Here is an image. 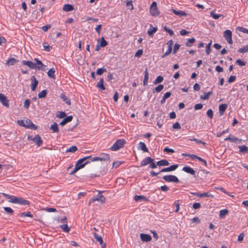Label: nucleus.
<instances>
[{
    "instance_id": "nucleus-7",
    "label": "nucleus",
    "mask_w": 248,
    "mask_h": 248,
    "mask_svg": "<svg viewBox=\"0 0 248 248\" xmlns=\"http://www.w3.org/2000/svg\"><path fill=\"white\" fill-rule=\"evenodd\" d=\"M150 13L153 16H157L159 14V12L157 6V3L153 1L150 7Z\"/></svg>"
},
{
    "instance_id": "nucleus-26",
    "label": "nucleus",
    "mask_w": 248,
    "mask_h": 248,
    "mask_svg": "<svg viewBox=\"0 0 248 248\" xmlns=\"http://www.w3.org/2000/svg\"><path fill=\"white\" fill-rule=\"evenodd\" d=\"M172 11L175 15L179 16L180 17L186 16L187 15V14L185 12L183 11H177L175 9H172Z\"/></svg>"
},
{
    "instance_id": "nucleus-25",
    "label": "nucleus",
    "mask_w": 248,
    "mask_h": 248,
    "mask_svg": "<svg viewBox=\"0 0 248 248\" xmlns=\"http://www.w3.org/2000/svg\"><path fill=\"white\" fill-rule=\"evenodd\" d=\"M26 124H27V126L26 128L33 130H36L37 129V126L36 125H35L33 123H32L30 120H26Z\"/></svg>"
},
{
    "instance_id": "nucleus-40",
    "label": "nucleus",
    "mask_w": 248,
    "mask_h": 248,
    "mask_svg": "<svg viewBox=\"0 0 248 248\" xmlns=\"http://www.w3.org/2000/svg\"><path fill=\"white\" fill-rule=\"evenodd\" d=\"M19 216L21 217H32L33 216L31 214V212L29 211L26 212H23L19 214Z\"/></svg>"
},
{
    "instance_id": "nucleus-43",
    "label": "nucleus",
    "mask_w": 248,
    "mask_h": 248,
    "mask_svg": "<svg viewBox=\"0 0 248 248\" xmlns=\"http://www.w3.org/2000/svg\"><path fill=\"white\" fill-rule=\"evenodd\" d=\"M47 93V91L46 90H42L40 93H38V98H43L46 97V94Z\"/></svg>"
},
{
    "instance_id": "nucleus-23",
    "label": "nucleus",
    "mask_w": 248,
    "mask_h": 248,
    "mask_svg": "<svg viewBox=\"0 0 248 248\" xmlns=\"http://www.w3.org/2000/svg\"><path fill=\"white\" fill-rule=\"evenodd\" d=\"M18 60L14 58H11L7 60L5 64L8 66L14 65L16 63L18 62Z\"/></svg>"
},
{
    "instance_id": "nucleus-16",
    "label": "nucleus",
    "mask_w": 248,
    "mask_h": 248,
    "mask_svg": "<svg viewBox=\"0 0 248 248\" xmlns=\"http://www.w3.org/2000/svg\"><path fill=\"white\" fill-rule=\"evenodd\" d=\"M140 238L141 240L144 242H148L152 240L151 236L146 233H141L140 234Z\"/></svg>"
},
{
    "instance_id": "nucleus-56",
    "label": "nucleus",
    "mask_w": 248,
    "mask_h": 248,
    "mask_svg": "<svg viewBox=\"0 0 248 248\" xmlns=\"http://www.w3.org/2000/svg\"><path fill=\"white\" fill-rule=\"evenodd\" d=\"M211 44H212V41H211L209 43H208L205 47L206 53L207 55H209L211 52V49L210 48V46H211Z\"/></svg>"
},
{
    "instance_id": "nucleus-24",
    "label": "nucleus",
    "mask_w": 248,
    "mask_h": 248,
    "mask_svg": "<svg viewBox=\"0 0 248 248\" xmlns=\"http://www.w3.org/2000/svg\"><path fill=\"white\" fill-rule=\"evenodd\" d=\"M134 200L137 202L148 201V199L146 197L142 195H136L134 197Z\"/></svg>"
},
{
    "instance_id": "nucleus-34",
    "label": "nucleus",
    "mask_w": 248,
    "mask_h": 248,
    "mask_svg": "<svg viewBox=\"0 0 248 248\" xmlns=\"http://www.w3.org/2000/svg\"><path fill=\"white\" fill-rule=\"evenodd\" d=\"M60 98L64 101L66 104L70 105V100L63 93H62L60 95Z\"/></svg>"
},
{
    "instance_id": "nucleus-49",
    "label": "nucleus",
    "mask_w": 248,
    "mask_h": 248,
    "mask_svg": "<svg viewBox=\"0 0 248 248\" xmlns=\"http://www.w3.org/2000/svg\"><path fill=\"white\" fill-rule=\"evenodd\" d=\"M183 155L185 156H189L191 159L193 160L195 159H197L198 160V158L199 157V156L193 154H183Z\"/></svg>"
},
{
    "instance_id": "nucleus-63",
    "label": "nucleus",
    "mask_w": 248,
    "mask_h": 248,
    "mask_svg": "<svg viewBox=\"0 0 248 248\" xmlns=\"http://www.w3.org/2000/svg\"><path fill=\"white\" fill-rule=\"evenodd\" d=\"M17 123L23 127H27V124H25L24 120H20L17 121Z\"/></svg>"
},
{
    "instance_id": "nucleus-46",
    "label": "nucleus",
    "mask_w": 248,
    "mask_h": 248,
    "mask_svg": "<svg viewBox=\"0 0 248 248\" xmlns=\"http://www.w3.org/2000/svg\"><path fill=\"white\" fill-rule=\"evenodd\" d=\"M56 116H57V117H59L60 118H64L66 117V114L64 111H58L57 113Z\"/></svg>"
},
{
    "instance_id": "nucleus-64",
    "label": "nucleus",
    "mask_w": 248,
    "mask_h": 248,
    "mask_svg": "<svg viewBox=\"0 0 248 248\" xmlns=\"http://www.w3.org/2000/svg\"><path fill=\"white\" fill-rule=\"evenodd\" d=\"M180 45L178 44H175L174 46V48L173 49V53L175 54L178 50L180 48Z\"/></svg>"
},
{
    "instance_id": "nucleus-50",
    "label": "nucleus",
    "mask_w": 248,
    "mask_h": 248,
    "mask_svg": "<svg viewBox=\"0 0 248 248\" xmlns=\"http://www.w3.org/2000/svg\"><path fill=\"white\" fill-rule=\"evenodd\" d=\"M238 52L239 53H244L248 51V45L244 46L242 48H240L238 49Z\"/></svg>"
},
{
    "instance_id": "nucleus-8",
    "label": "nucleus",
    "mask_w": 248,
    "mask_h": 248,
    "mask_svg": "<svg viewBox=\"0 0 248 248\" xmlns=\"http://www.w3.org/2000/svg\"><path fill=\"white\" fill-rule=\"evenodd\" d=\"M163 179L166 182L178 183L179 182L178 178L175 175H167L163 177Z\"/></svg>"
},
{
    "instance_id": "nucleus-15",
    "label": "nucleus",
    "mask_w": 248,
    "mask_h": 248,
    "mask_svg": "<svg viewBox=\"0 0 248 248\" xmlns=\"http://www.w3.org/2000/svg\"><path fill=\"white\" fill-rule=\"evenodd\" d=\"M178 167V164H174L170 166L169 167L163 168L161 170L159 171V172H170L175 170Z\"/></svg>"
},
{
    "instance_id": "nucleus-5",
    "label": "nucleus",
    "mask_w": 248,
    "mask_h": 248,
    "mask_svg": "<svg viewBox=\"0 0 248 248\" xmlns=\"http://www.w3.org/2000/svg\"><path fill=\"white\" fill-rule=\"evenodd\" d=\"M102 192L99 191L98 194L97 196H94L92 198L89 202V204L90 205L92 203H93L95 201H98L101 203H104L106 202V198L101 194Z\"/></svg>"
},
{
    "instance_id": "nucleus-36",
    "label": "nucleus",
    "mask_w": 248,
    "mask_h": 248,
    "mask_svg": "<svg viewBox=\"0 0 248 248\" xmlns=\"http://www.w3.org/2000/svg\"><path fill=\"white\" fill-rule=\"evenodd\" d=\"M99 43V46L103 47H105L108 45V43L107 41L103 37H102L100 39V40H98V44Z\"/></svg>"
},
{
    "instance_id": "nucleus-6",
    "label": "nucleus",
    "mask_w": 248,
    "mask_h": 248,
    "mask_svg": "<svg viewBox=\"0 0 248 248\" xmlns=\"http://www.w3.org/2000/svg\"><path fill=\"white\" fill-rule=\"evenodd\" d=\"M27 139L28 140L33 141L37 147L41 146L43 142L41 137L38 134L36 135L34 137L32 136L29 135Z\"/></svg>"
},
{
    "instance_id": "nucleus-44",
    "label": "nucleus",
    "mask_w": 248,
    "mask_h": 248,
    "mask_svg": "<svg viewBox=\"0 0 248 248\" xmlns=\"http://www.w3.org/2000/svg\"><path fill=\"white\" fill-rule=\"evenodd\" d=\"M3 209L9 215H12L14 213V210L9 207H4Z\"/></svg>"
},
{
    "instance_id": "nucleus-3",
    "label": "nucleus",
    "mask_w": 248,
    "mask_h": 248,
    "mask_svg": "<svg viewBox=\"0 0 248 248\" xmlns=\"http://www.w3.org/2000/svg\"><path fill=\"white\" fill-rule=\"evenodd\" d=\"M126 142V140L124 139L117 140L113 145L110 148V149L111 151H118L123 148Z\"/></svg>"
},
{
    "instance_id": "nucleus-59",
    "label": "nucleus",
    "mask_w": 248,
    "mask_h": 248,
    "mask_svg": "<svg viewBox=\"0 0 248 248\" xmlns=\"http://www.w3.org/2000/svg\"><path fill=\"white\" fill-rule=\"evenodd\" d=\"M235 63L238 65H240V66H243L246 65L247 62H246L242 61L240 59H238L236 61Z\"/></svg>"
},
{
    "instance_id": "nucleus-54",
    "label": "nucleus",
    "mask_w": 248,
    "mask_h": 248,
    "mask_svg": "<svg viewBox=\"0 0 248 248\" xmlns=\"http://www.w3.org/2000/svg\"><path fill=\"white\" fill-rule=\"evenodd\" d=\"M229 129L227 128L225 130H223L222 131L217 132V137L218 138L220 137L222 135H224V134L229 132Z\"/></svg>"
},
{
    "instance_id": "nucleus-30",
    "label": "nucleus",
    "mask_w": 248,
    "mask_h": 248,
    "mask_svg": "<svg viewBox=\"0 0 248 248\" xmlns=\"http://www.w3.org/2000/svg\"><path fill=\"white\" fill-rule=\"evenodd\" d=\"M34 61L36 62L35 64H36L37 66H39L40 68L37 69L38 70H45L43 69V67H45V65L42 63V61L38 59L37 58H35Z\"/></svg>"
},
{
    "instance_id": "nucleus-29",
    "label": "nucleus",
    "mask_w": 248,
    "mask_h": 248,
    "mask_svg": "<svg viewBox=\"0 0 248 248\" xmlns=\"http://www.w3.org/2000/svg\"><path fill=\"white\" fill-rule=\"evenodd\" d=\"M55 69L53 68H52L48 70V71L47 73V76L49 78H51L55 79L56 78V77L55 76Z\"/></svg>"
},
{
    "instance_id": "nucleus-53",
    "label": "nucleus",
    "mask_w": 248,
    "mask_h": 248,
    "mask_svg": "<svg viewBox=\"0 0 248 248\" xmlns=\"http://www.w3.org/2000/svg\"><path fill=\"white\" fill-rule=\"evenodd\" d=\"M107 70L106 68L102 67L101 68L97 69L96 71V74L97 75H101L104 72H106Z\"/></svg>"
},
{
    "instance_id": "nucleus-11",
    "label": "nucleus",
    "mask_w": 248,
    "mask_h": 248,
    "mask_svg": "<svg viewBox=\"0 0 248 248\" xmlns=\"http://www.w3.org/2000/svg\"><path fill=\"white\" fill-rule=\"evenodd\" d=\"M0 102L4 106L7 108L9 107V100L4 94L1 93H0Z\"/></svg>"
},
{
    "instance_id": "nucleus-37",
    "label": "nucleus",
    "mask_w": 248,
    "mask_h": 248,
    "mask_svg": "<svg viewBox=\"0 0 248 248\" xmlns=\"http://www.w3.org/2000/svg\"><path fill=\"white\" fill-rule=\"evenodd\" d=\"M212 92H208L207 93H204L203 95H201L200 96L201 99L203 100H208L210 97V96L212 94Z\"/></svg>"
},
{
    "instance_id": "nucleus-4",
    "label": "nucleus",
    "mask_w": 248,
    "mask_h": 248,
    "mask_svg": "<svg viewBox=\"0 0 248 248\" xmlns=\"http://www.w3.org/2000/svg\"><path fill=\"white\" fill-rule=\"evenodd\" d=\"M91 155L84 157L79 159L76 163V166L79 167L80 169L83 168L87 164L91 162L90 158Z\"/></svg>"
},
{
    "instance_id": "nucleus-33",
    "label": "nucleus",
    "mask_w": 248,
    "mask_h": 248,
    "mask_svg": "<svg viewBox=\"0 0 248 248\" xmlns=\"http://www.w3.org/2000/svg\"><path fill=\"white\" fill-rule=\"evenodd\" d=\"M157 28L156 27H153L151 25V28L148 30L147 33L149 36H152L157 31Z\"/></svg>"
},
{
    "instance_id": "nucleus-19",
    "label": "nucleus",
    "mask_w": 248,
    "mask_h": 248,
    "mask_svg": "<svg viewBox=\"0 0 248 248\" xmlns=\"http://www.w3.org/2000/svg\"><path fill=\"white\" fill-rule=\"evenodd\" d=\"M137 148L139 150H142L143 152H149L146 144L143 142L140 141L138 144Z\"/></svg>"
},
{
    "instance_id": "nucleus-32",
    "label": "nucleus",
    "mask_w": 248,
    "mask_h": 248,
    "mask_svg": "<svg viewBox=\"0 0 248 248\" xmlns=\"http://www.w3.org/2000/svg\"><path fill=\"white\" fill-rule=\"evenodd\" d=\"M238 148L239 149V152L243 154L248 152V147L246 145L238 146Z\"/></svg>"
},
{
    "instance_id": "nucleus-18",
    "label": "nucleus",
    "mask_w": 248,
    "mask_h": 248,
    "mask_svg": "<svg viewBox=\"0 0 248 248\" xmlns=\"http://www.w3.org/2000/svg\"><path fill=\"white\" fill-rule=\"evenodd\" d=\"M182 170L185 172L189 173L192 175H195L196 171L189 166H185Z\"/></svg>"
},
{
    "instance_id": "nucleus-45",
    "label": "nucleus",
    "mask_w": 248,
    "mask_h": 248,
    "mask_svg": "<svg viewBox=\"0 0 248 248\" xmlns=\"http://www.w3.org/2000/svg\"><path fill=\"white\" fill-rule=\"evenodd\" d=\"M78 150V148L76 146H72L66 150V153L71 152L74 153Z\"/></svg>"
},
{
    "instance_id": "nucleus-57",
    "label": "nucleus",
    "mask_w": 248,
    "mask_h": 248,
    "mask_svg": "<svg viewBox=\"0 0 248 248\" xmlns=\"http://www.w3.org/2000/svg\"><path fill=\"white\" fill-rule=\"evenodd\" d=\"M31 100L29 99H27L25 100V101L24 102V107L26 109H28L29 108Z\"/></svg>"
},
{
    "instance_id": "nucleus-22",
    "label": "nucleus",
    "mask_w": 248,
    "mask_h": 248,
    "mask_svg": "<svg viewBox=\"0 0 248 248\" xmlns=\"http://www.w3.org/2000/svg\"><path fill=\"white\" fill-rule=\"evenodd\" d=\"M144 77L143 81V85L144 86H146L148 85V79H149V74L148 72L147 67L146 68L144 71Z\"/></svg>"
},
{
    "instance_id": "nucleus-52",
    "label": "nucleus",
    "mask_w": 248,
    "mask_h": 248,
    "mask_svg": "<svg viewBox=\"0 0 248 248\" xmlns=\"http://www.w3.org/2000/svg\"><path fill=\"white\" fill-rule=\"evenodd\" d=\"M43 47L44 48V50L47 51V52H49L50 51V49H51L52 48V46H50L48 45V44L46 42L45 43H44L43 44Z\"/></svg>"
},
{
    "instance_id": "nucleus-1",
    "label": "nucleus",
    "mask_w": 248,
    "mask_h": 248,
    "mask_svg": "<svg viewBox=\"0 0 248 248\" xmlns=\"http://www.w3.org/2000/svg\"><path fill=\"white\" fill-rule=\"evenodd\" d=\"M4 197L8 199V202L20 205H29L31 202L20 197L11 195L5 193H1Z\"/></svg>"
},
{
    "instance_id": "nucleus-38",
    "label": "nucleus",
    "mask_w": 248,
    "mask_h": 248,
    "mask_svg": "<svg viewBox=\"0 0 248 248\" xmlns=\"http://www.w3.org/2000/svg\"><path fill=\"white\" fill-rule=\"evenodd\" d=\"M104 79L103 78H101L99 80V81L97 83L96 85V87L98 88H100L102 90H105L106 89L105 87L104 86Z\"/></svg>"
},
{
    "instance_id": "nucleus-60",
    "label": "nucleus",
    "mask_w": 248,
    "mask_h": 248,
    "mask_svg": "<svg viewBox=\"0 0 248 248\" xmlns=\"http://www.w3.org/2000/svg\"><path fill=\"white\" fill-rule=\"evenodd\" d=\"M164 30L166 32H168L169 34L171 36H173L174 35V32L172 30H170L167 28L166 26L164 27Z\"/></svg>"
},
{
    "instance_id": "nucleus-31",
    "label": "nucleus",
    "mask_w": 248,
    "mask_h": 248,
    "mask_svg": "<svg viewBox=\"0 0 248 248\" xmlns=\"http://www.w3.org/2000/svg\"><path fill=\"white\" fill-rule=\"evenodd\" d=\"M229 213V210L227 209L221 210L219 212V218H223L225 216Z\"/></svg>"
},
{
    "instance_id": "nucleus-35",
    "label": "nucleus",
    "mask_w": 248,
    "mask_h": 248,
    "mask_svg": "<svg viewBox=\"0 0 248 248\" xmlns=\"http://www.w3.org/2000/svg\"><path fill=\"white\" fill-rule=\"evenodd\" d=\"M156 165L158 166H168L169 165V162L166 159H162L157 161L156 162Z\"/></svg>"
},
{
    "instance_id": "nucleus-2",
    "label": "nucleus",
    "mask_w": 248,
    "mask_h": 248,
    "mask_svg": "<svg viewBox=\"0 0 248 248\" xmlns=\"http://www.w3.org/2000/svg\"><path fill=\"white\" fill-rule=\"evenodd\" d=\"M90 160H91V162L93 161H101L108 162L109 163L111 161L109 155L104 153H101L98 157H92L91 156V157L90 158Z\"/></svg>"
},
{
    "instance_id": "nucleus-20",
    "label": "nucleus",
    "mask_w": 248,
    "mask_h": 248,
    "mask_svg": "<svg viewBox=\"0 0 248 248\" xmlns=\"http://www.w3.org/2000/svg\"><path fill=\"white\" fill-rule=\"evenodd\" d=\"M73 120V116L70 115L67 116L63 118V120L60 123V124L62 126H64L67 123L70 122Z\"/></svg>"
},
{
    "instance_id": "nucleus-39",
    "label": "nucleus",
    "mask_w": 248,
    "mask_h": 248,
    "mask_svg": "<svg viewBox=\"0 0 248 248\" xmlns=\"http://www.w3.org/2000/svg\"><path fill=\"white\" fill-rule=\"evenodd\" d=\"M196 42V39L194 38H192L187 40L186 43V46L187 47H191L192 46L193 43Z\"/></svg>"
},
{
    "instance_id": "nucleus-28",
    "label": "nucleus",
    "mask_w": 248,
    "mask_h": 248,
    "mask_svg": "<svg viewBox=\"0 0 248 248\" xmlns=\"http://www.w3.org/2000/svg\"><path fill=\"white\" fill-rule=\"evenodd\" d=\"M62 9L65 12H70L74 10V7L72 5L65 4L63 5Z\"/></svg>"
},
{
    "instance_id": "nucleus-41",
    "label": "nucleus",
    "mask_w": 248,
    "mask_h": 248,
    "mask_svg": "<svg viewBox=\"0 0 248 248\" xmlns=\"http://www.w3.org/2000/svg\"><path fill=\"white\" fill-rule=\"evenodd\" d=\"M163 88L164 85L162 84H160L153 89V92L154 93H155V92L159 93L161 92L163 89Z\"/></svg>"
},
{
    "instance_id": "nucleus-62",
    "label": "nucleus",
    "mask_w": 248,
    "mask_h": 248,
    "mask_svg": "<svg viewBox=\"0 0 248 248\" xmlns=\"http://www.w3.org/2000/svg\"><path fill=\"white\" fill-rule=\"evenodd\" d=\"M142 53H143L142 49H138V51L135 53V56L136 57H138V58H140L142 55Z\"/></svg>"
},
{
    "instance_id": "nucleus-61",
    "label": "nucleus",
    "mask_w": 248,
    "mask_h": 248,
    "mask_svg": "<svg viewBox=\"0 0 248 248\" xmlns=\"http://www.w3.org/2000/svg\"><path fill=\"white\" fill-rule=\"evenodd\" d=\"M206 114L209 118L212 119L213 118V116H214L213 111L211 109H208L207 111Z\"/></svg>"
},
{
    "instance_id": "nucleus-58",
    "label": "nucleus",
    "mask_w": 248,
    "mask_h": 248,
    "mask_svg": "<svg viewBox=\"0 0 248 248\" xmlns=\"http://www.w3.org/2000/svg\"><path fill=\"white\" fill-rule=\"evenodd\" d=\"M163 151L168 154H172L174 153V150L172 149L169 148L168 147H166L164 148Z\"/></svg>"
},
{
    "instance_id": "nucleus-47",
    "label": "nucleus",
    "mask_w": 248,
    "mask_h": 248,
    "mask_svg": "<svg viewBox=\"0 0 248 248\" xmlns=\"http://www.w3.org/2000/svg\"><path fill=\"white\" fill-rule=\"evenodd\" d=\"M163 80V77L162 76H158L154 81V84H157L158 83L162 82Z\"/></svg>"
},
{
    "instance_id": "nucleus-10",
    "label": "nucleus",
    "mask_w": 248,
    "mask_h": 248,
    "mask_svg": "<svg viewBox=\"0 0 248 248\" xmlns=\"http://www.w3.org/2000/svg\"><path fill=\"white\" fill-rule=\"evenodd\" d=\"M22 63L24 65L27 66L30 68L32 69H40V68L39 66H37L36 64L32 62L31 61L23 60L22 61Z\"/></svg>"
},
{
    "instance_id": "nucleus-42",
    "label": "nucleus",
    "mask_w": 248,
    "mask_h": 248,
    "mask_svg": "<svg viewBox=\"0 0 248 248\" xmlns=\"http://www.w3.org/2000/svg\"><path fill=\"white\" fill-rule=\"evenodd\" d=\"M60 228L64 232H68L70 229L68 227L67 224H64L60 226Z\"/></svg>"
},
{
    "instance_id": "nucleus-12",
    "label": "nucleus",
    "mask_w": 248,
    "mask_h": 248,
    "mask_svg": "<svg viewBox=\"0 0 248 248\" xmlns=\"http://www.w3.org/2000/svg\"><path fill=\"white\" fill-rule=\"evenodd\" d=\"M93 236L96 240V241H97L99 243L100 245H101L102 248H106V244L104 243L103 239L101 235H99L98 234L94 232L93 233Z\"/></svg>"
},
{
    "instance_id": "nucleus-51",
    "label": "nucleus",
    "mask_w": 248,
    "mask_h": 248,
    "mask_svg": "<svg viewBox=\"0 0 248 248\" xmlns=\"http://www.w3.org/2000/svg\"><path fill=\"white\" fill-rule=\"evenodd\" d=\"M236 30L241 32H242L248 34V29L242 27H237Z\"/></svg>"
},
{
    "instance_id": "nucleus-13",
    "label": "nucleus",
    "mask_w": 248,
    "mask_h": 248,
    "mask_svg": "<svg viewBox=\"0 0 248 248\" xmlns=\"http://www.w3.org/2000/svg\"><path fill=\"white\" fill-rule=\"evenodd\" d=\"M31 89L32 91H34L37 87L38 84V81L36 79V78L34 76H32L31 78Z\"/></svg>"
},
{
    "instance_id": "nucleus-48",
    "label": "nucleus",
    "mask_w": 248,
    "mask_h": 248,
    "mask_svg": "<svg viewBox=\"0 0 248 248\" xmlns=\"http://www.w3.org/2000/svg\"><path fill=\"white\" fill-rule=\"evenodd\" d=\"M210 16L215 19H218L219 17L222 16L221 15L217 14L214 11H212L210 12Z\"/></svg>"
},
{
    "instance_id": "nucleus-21",
    "label": "nucleus",
    "mask_w": 248,
    "mask_h": 248,
    "mask_svg": "<svg viewBox=\"0 0 248 248\" xmlns=\"http://www.w3.org/2000/svg\"><path fill=\"white\" fill-rule=\"evenodd\" d=\"M227 107L228 105L226 104H221L219 106V113L220 116L224 114Z\"/></svg>"
},
{
    "instance_id": "nucleus-27",
    "label": "nucleus",
    "mask_w": 248,
    "mask_h": 248,
    "mask_svg": "<svg viewBox=\"0 0 248 248\" xmlns=\"http://www.w3.org/2000/svg\"><path fill=\"white\" fill-rule=\"evenodd\" d=\"M50 129H51L53 133H58L59 131L58 124L54 122L50 125Z\"/></svg>"
},
{
    "instance_id": "nucleus-9",
    "label": "nucleus",
    "mask_w": 248,
    "mask_h": 248,
    "mask_svg": "<svg viewBox=\"0 0 248 248\" xmlns=\"http://www.w3.org/2000/svg\"><path fill=\"white\" fill-rule=\"evenodd\" d=\"M223 36L229 44H232V32L229 30H225L223 32Z\"/></svg>"
},
{
    "instance_id": "nucleus-17",
    "label": "nucleus",
    "mask_w": 248,
    "mask_h": 248,
    "mask_svg": "<svg viewBox=\"0 0 248 248\" xmlns=\"http://www.w3.org/2000/svg\"><path fill=\"white\" fill-rule=\"evenodd\" d=\"M152 161H154L153 158H152L150 157H146L144 158L141 162H140V166H145L150 164Z\"/></svg>"
},
{
    "instance_id": "nucleus-14",
    "label": "nucleus",
    "mask_w": 248,
    "mask_h": 248,
    "mask_svg": "<svg viewBox=\"0 0 248 248\" xmlns=\"http://www.w3.org/2000/svg\"><path fill=\"white\" fill-rule=\"evenodd\" d=\"M227 140H229L231 142H235V143H237L238 141H239L238 143H241L242 141V140L238 139L236 137H235L231 134H230L226 138H225L224 140V141H227Z\"/></svg>"
},
{
    "instance_id": "nucleus-55",
    "label": "nucleus",
    "mask_w": 248,
    "mask_h": 248,
    "mask_svg": "<svg viewBox=\"0 0 248 248\" xmlns=\"http://www.w3.org/2000/svg\"><path fill=\"white\" fill-rule=\"evenodd\" d=\"M189 140L193 141H195L196 143H199V144H202L203 145H205L206 144V143L205 142H203L202 140H198L197 139H196V138L189 139Z\"/></svg>"
}]
</instances>
